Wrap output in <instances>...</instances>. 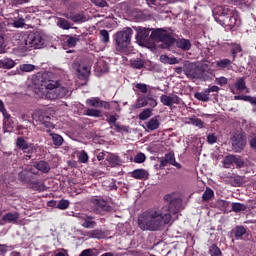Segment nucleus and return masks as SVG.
<instances>
[{
	"label": "nucleus",
	"instance_id": "nucleus-1",
	"mask_svg": "<svg viewBox=\"0 0 256 256\" xmlns=\"http://www.w3.org/2000/svg\"><path fill=\"white\" fill-rule=\"evenodd\" d=\"M164 200L169 203L162 208H150L138 217V227L142 231H160L165 225L171 223L172 215H177L181 211L183 199L181 194L172 193L164 196Z\"/></svg>",
	"mask_w": 256,
	"mask_h": 256
},
{
	"label": "nucleus",
	"instance_id": "nucleus-2",
	"mask_svg": "<svg viewBox=\"0 0 256 256\" xmlns=\"http://www.w3.org/2000/svg\"><path fill=\"white\" fill-rule=\"evenodd\" d=\"M37 97L40 99H63L69 95V89L59 85L58 81L48 80L45 84H42L40 88L35 90Z\"/></svg>",
	"mask_w": 256,
	"mask_h": 256
},
{
	"label": "nucleus",
	"instance_id": "nucleus-3",
	"mask_svg": "<svg viewBox=\"0 0 256 256\" xmlns=\"http://www.w3.org/2000/svg\"><path fill=\"white\" fill-rule=\"evenodd\" d=\"M214 19L222 25V27H230L235 29L241 25V19L237 10L229 8V6H218L214 10Z\"/></svg>",
	"mask_w": 256,
	"mask_h": 256
},
{
	"label": "nucleus",
	"instance_id": "nucleus-4",
	"mask_svg": "<svg viewBox=\"0 0 256 256\" xmlns=\"http://www.w3.org/2000/svg\"><path fill=\"white\" fill-rule=\"evenodd\" d=\"M209 66L207 64H199L197 62L185 61L183 64V73L188 79H198L200 81H209Z\"/></svg>",
	"mask_w": 256,
	"mask_h": 256
},
{
	"label": "nucleus",
	"instance_id": "nucleus-5",
	"mask_svg": "<svg viewBox=\"0 0 256 256\" xmlns=\"http://www.w3.org/2000/svg\"><path fill=\"white\" fill-rule=\"evenodd\" d=\"M16 39L20 41V45L26 49H42L45 46V34L41 32H32L30 34H16Z\"/></svg>",
	"mask_w": 256,
	"mask_h": 256
},
{
	"label": "nucleus",
	"instance_id": "nucleus-6",
	"mask_svg": "<svg viewBox=\"0 0 256 256\" xmlns=\"http://www.w3.org/2000/svg\"><path fill=\"white\" fill-rule=\"evenodd\" d=\"M131 37H133V29L130 27H126L122 31L114 34L116 49L121 53H127V49L131 44Z\"/></svg>",
	"mask_w": 256,
	"mask_h": 256
},
{
	"label": "nucleus",
	"instance_id": "nucleus-7",
	"mask_svg": "<svg viewBox=\"0 0 256 256\" xmlns=\"http://www.w3.org/2000/svg\"><path fill=\"white\" fill-rule=\"evenodd\" d=\"M151 39H153V41H160L163 49H169V47L174 43L173 37L161 28L152 31Z\"/></svg>",
	"mask_w": 256,
	"mask_h": 256
},
{
	"label": "nucleus",
	"instance_id": "nucleus-8",
	"mask_svg": "<svg viewBox=\"0 0 256 256\" xmlns=\"http://www.w3.org/2000/svg\"><path fill=\"white\" fill-rule=\"evenodd\" d=\"M160 103L164 105V107H170V109L175 108V105H183V99L174 93L162 94L160 96Z\"/></svg>",
	"mask_w": 256,
	"mask_h": 256
},
{
	"label": "nucleus",
	"instance_id": "nucleus-9",
	"mask_svg": "<svg viewBox=\"0 0 256 256\" xmlns=\"http://www.w3.org/2000/svg\"><path fill=\"white\" fill-rule=\"evenodd\" d=\"M232 146L236 153H241L247 145V136L243 132H236L232 137Z\"/></svg>",
	"mask_w": 256,
	"mask_h": 256
},
{
	"label": "nucleus",
	"instance_id": "nucleus-10",
	"mask_svg": "<svg viewBox=\"0 0 256 256\" xmlns=\"http://www.w3.org/2000/svg\"><path fill=\"white\" fill-rule=\"evenodd\" d=\"M91 203H92L95 211H97V213H101V211L109 212L112 210L111 206L109 205V202L105 201L104 199L92 198Z\"/></svg>",
	"mask_w": 256,
	"mask_h": 256
},
{
	"label": "nucleus",
	"instance_id": "nucleus-11",
	"mask_svg": "<svg viewBox=\"0 0 256 256\" xmlns=\"http://www.w3.org/2000/svg\"><path fill=\"white\" fill-rule=\"evenodd\" d=\"M32 119L34 121H39L46 127V131H51V129H55V125L49 121H45V117L43 116V112L41 110H35L32 114Z\"/></svg>",
	"mask_w": 256,
	"mask_h": 256
},
{
	"label": "nucleus",
	"instance_id": "nucleus-12",
	"mask_svg": "<svg viewBox=\"0 0 256 256\" xmlns=\"http://www.w3.org/2000/svg\"><path fill=\"white\" fill-rule=\"evenodd\" d=\"M136 31V40L139 41V43H145V41H147V37H149V33H151V29L143 27H138Z\"/></svg>",
	"mask_w": 256,
	"mask_h": 256
},
{
	"label": "nucleus",
	"instance_id": "nucleus-13",
	"mask_svg": "<svg viewBox=\"0 0 256 256\" xmlns=\"http://www.w3.org/2000/svg\"><path fill=\"white\" fill-rule=\"evenodd\" d=\"M131 177L140 181L147 180L149 179V172L145 169H135L131 172Z\"/></svg>",
	"mask_w": 256,
	"mask_h": 256
},
{
	"label": "nucleus",
	"instance_id": "nucleus-14",
	"mask_svg": "<svg viewBox=\"0 0 256 256\" xmlns=\"http://www.w3.org/2000/svg\"><path fill=\"white\" fill-rule=\"evenodd\" d=\"M19 219V213H6L0 220V225H5V223H17Z\"/></svg>",
	"mask_w": 256,
	"mask_h": 256
},
{
	"label": "nucleus",
	"instance_id": "nucleus-15",
	"mask_svg": "<svg viewBox=\"0 0 256 256\" xmlns=\"http://www.w3.org/2000/svg\"><path fill=\"white\" fill-rule=\"evenodd\" d=\"M76 71L79 79H85L86 77H89V73H91V67L88 65L80 64Z\"/></svg>",
	"mask_w": 256,
	"mask_h": 256
},
{
	"label": "nucleus",
	"instance_id": "nucleus-16",
	"mask_svg": "<svg viewBox=\"0 0 256 256\" xmlns=\"http://www.w3.org/2000/svg\"><path fill=\"white\" fill-rule=\"evenodd\" d=\"M94 219V216L86 214V218L82 220V227H84V229H95L97 222Z\"/></svg>",
	"mask_w": 256,
	"mask_h": 256
},
{
	"label": "nucleus",
	"instance_id": "nucleus-17",
	"mask_svg": "<svg viewBox=\"0 0 256 256\" xmlns=\"http://www.w3.org/2000/svg\"><path fill=\"white\" fill-rule=\"evenodd\" d=\"M85 237L89 239H105V233L101 229H94L86 232Z\"/></svg>",
	"mask_w": 256,
	"mask_h": 256
},
{
	"label": "nucleus",
	"instance_id": "nucleus-18",
	"mask_svg": "<svg viewBox=\"0 0 256 256\" xmlns=\"http://www.w3.org/2000/svg\"><path fill=\"white\" fill-rule=\"evenodd\" d=\"M46 132L48 133L49 137H51L52 143L55 145V147H61V145H63V136L53 133L51 130H46Z\"/></svg>",
	"mask_w": 256,
	"mask_h": 256
},
{
	"label": "nucleus",
	"instance_id": "nucleus-19",
	"mask_svg": "<svg viewBox=\"0 0 256 256\" xmlns=\"http://www.w3.org/2000/svg\"><path fill=\"white\" fill-rule=\"evenodd\" d=\"M176 47L182 51H189L191 49V41L185 38H179L176 40Z\"/></svg>",
	"mask_w": 256,
	"mask_h": 256
},
{
	"label": "nucleus",
	"instance_id": "nucleus-20",
	"mask_svg": "<svg viewBox=\"0 0 256 256\" xmlns=\"http://www.w3.org/2000/svg\"><path fill=\"white\" fill-rule=\"evenodd\" d=\"M160 125L159 116H155L146 123V129H148V131H156V129H159Z\"/></svg>",
	"mask_w": 256,
	"mask_h": 256
},
{
	"label": "nucleus",
	"instance_id": "nucleus-21",
	"mask_svg": "<svg viewBox=\"0 0 256 256\" xmlns=\"http://www.w3.org/2000/svg\"><path fill=\"white\" fill-rule=\"evenodd\" d=\"M16 145L24 153H30V151H31V147L29 146V143H27V141H25V138H23V137H18L17 138Z\"/></svg>",
	"mask_w": 256,
	"mask_h": 256
},
{
	"label": "nucleus",
	"instance_id": "nucleus-22",
	"mask_svg": "<svg viewBox=\"0 0 256 256\" xmlns=\"http://www.w3.org/2000/svg\"><path fill=\"white\" fill-rule=\"evenodd\" d=\"M17 63L11 58L0 59V69H13Z\"/></svg>",
	"mask_w": 256,
	"mask_h": 256
},
{
	"label": "nucleus",
	"instance_id": "nucleus-23",
	"mask_svg": "<svg viewBox=\"0 0 256 256\" xmlns=\"http://www.w3.org/2000/svg\"><path fill=\"white\" fill-rule=\"evenodd\" d=\"M164 159L168 162L169 165H173L177 169H181V164L175 161V153L169 152L165 154Z\"/></svg>",
	"mask_w": 256,
	"mask_h": 256
},
{
	"label": "nucleus",
	"instance_id": "nucleus-24",
	"mask_svg": "<svg viewBox=\"0 0 256 256\" xmlns=\"http://www.w3.org/2000/svg\"><path fill=\"white\" fill-rule=\"evenodd\" d=\"M133 91L136 95H139V92L145 94L148 93L149 86L145 83H137L134 85Z\"/></svg>",
	"mask_w": 256,
	"mask_h": 256
},
{
	"label": "nucleus",
	"instance_id": "nucleus-25",
	"mask_svg": "<svg viewBox=\"0 0 256 256\" xmlns=\"http://www.w3.org/2000/svg\"><path fill=\"white\" fill-rule=\"evenodd\" d=\"M86 105H88V107H95L96 109L99 107H103V102L97 98H90L86 100Z\"/></svg>",
	"mask_w": 256,
	"mask_h": 256
},
{
	"label": "nucleus",
	"instance_id": "nucleus-26",
	"mask_svg": "<svg viewBox=\"0 0 256 256\" xmlns=\"http://www.w3.org/2000/svg\"><path fill=\"white\" fill-rule=\"evenodd\" d=\"M35 167L38 171H41L42 173H49V171H51V166H49V163L45 161L38 162Z\"/></svg>",
	"mask_w": 256,
	"mask_h": 256
},
{
	"label": "nucleus",
	"instance_id": "nucleus-27",
	"mask_svg": "<svg viewBox=\"0 0 256 256\" xmlns=\"http://www.w3.org/2000/svg\"><path fill=\"white\" fill-rule=\"evenodd\" d=\"M70 18L73 23H85L87 21L84 13H72V17Z\"/></svg>",
	"mask_w": 256,
	"mask_h": 256
},
{
	"label": "nucleus",
	"instance_id": "nucleus-28",
	"mask_svg": "<svg viewBox=\"0 0 256 256\" xmlns=\"http://www.w3.org/2000/svg\"><path fill=\"white\" fill-rule=\"evenodd\" d=\"M195 99L198 101H202L203 103H207L210 101L209 94L207 93V90H204V92H196L194 94Z\"/></svg>",
	"mask_w": 256,
	"mask_h": 256
},
{
	"label": "nucleus",
	"instance_id": "nucleus-29",
	"mask_svg": "<svg viewBox=\"0 0 256 256\" xmlns=\"http://www.w3.org/2000/svg\"><path fill=\"white\" fill-rule=\"evenodd\" d=\"M213 65L218 69H227V67L231 65V60L229 59L217 60L216 62L213 63Z\"/></svg>",
	"mask_w": 256,
	"mask_h": 256
},
{
	"label": "nucleus",
	"instance_id": "nucleus-30",
	"mask_svg": "<svg viewBox=\"0 0 256 256\" xmlns=\"http://www.w3.org/2000/svg\"><path fill=\"white\" fill-rule=\"evenodd\" d=\"M30 187L34 191H39V192L47 190V187L45 186V184L43 182L32 181L30 183Z\"/></svg>",
	"mask_w": 256,
	"mask_h": 256
},
{
	"label": "nucleus",
	"instance_id": "nucleus-31",
	"mask_svg": "<svg viewBox=\"0 0 256 256\" xmlns=\"http://www.w3.org/2000/svg\"><path fill=\"white\" fill-rule=\"evenodd\" d=\"M57 26L60 29H64V30L71 29V23L65 18H57Z\"/></svg>",
	"mask_w": 256,
	"mask_h": 256
},
{
	"label": "nucleus",
	"instance_id": "nucleus-32",
	"mask_svg": "<svg viewBox=\"0 0 256 256\" xmlns=\"http://www.w3.org/2000/svg\"><path fill=\"white\" fill-rule=\"evenodd\" d=\"M135 109H141L143 107H147V97L139 96L134 104Z\"/></svg>",
	"mask_w": 256,
	"mask_h": 256
},
{
	"label": "nucleus",
	"instance_id": "nucleus-33",
	"mask_svg": "<svg viewBox=\"0 0 256 256\" xmlns=\"http://www.w3.org/2000/svg\"><path fill=\"white\" fill-rule=\"evenodd\" d=\"M151 115H153V110H151V108H146L139 114L138 117L140 121H147Z\"/></svg>",
	"mask_w": 256,
	"mask_h": 256
},
{
	"label": "nucleus",
	"instance_id": "nucleus-34",
	"mask_svg": "<svg viewBox=\"0 0 256 256\" xmlns=\"http://www.w3.org/2000/svg\"><path fill=\"white\" fill-rule=\"evenodd\" d=\"M245 233H247V229H245L243 226H236L234 229V237L236 239H241Z\"/></svg>",
	"mask_w": 256,
	"mask_h": 256
},
{
	"label": "nucleus",
	"instance_id": "nucleus-35",
	"mask_svg": "<svg viewBox=\"0 0 256 256\" xmlns=\"http://www.w3.org/2000/svg\"><path fill=\"white\" fill-rule=\"evenodd\" d=\"M215 195V192H213V189L211 188H206L205 192L202 195V200L203 201H211Z\"/></svg>",
	"mask_w": 256,
	"mask_h": 256
},
{
	"label": "nucleus",
	"instance_id": "nucleus-36",
	"mask_svg": "<svg viewBox=\"0 0 256 256\" xmlns=\"http://www.w3.org/2000/svg\"><path fill=\"white\" fill-rule=\"evenodd\" d=\"M130 65L133 67V69H143L145 62L143 59L137 58L135 60H131Z\"/></svg>",
	"mask_w": 256,
	"mask_h": 256
},
{
	"label": "nucleus",
	"instance_id": "nucleus-37",
	"mask_svg": "<svg viewBox=\"0 0 256 256\" xmlns=\"http://www.w3.org/2000/svg\"><path fill=\"white\" fill-rule=\"evenodd\" d=\"M78 41H81V36H70L66 40V44L68 47H75Z\"/></svg>",
	"mask_w": 256,
	"mask_h": 256
},
{
	"label": "nucleus",
	"instance_id": "nucleus-38",
	"mask_svg": "<svg viewBox=\"0 0 256 256\" xmlns=\"http://www.w3.org/2000/svg\"><path fill=\"white\" fill-rule=\"evenodd\" d=\"M99 252L95 248H88L83 250L79 256H98Z\"/></svg>",
	"mask_w": 256,
	"mask_h": 256
},
{
	"label": "nucleus",
	"instance_id": "nucleus-39",
	"mask_svg": "<svg viewBox=\"0 0 256 256\" xmlns=\"http://www.w3.org/2000/svg\"><path fill=\"white\" fill-rule=\"evenodd\" d=\"M235 155H227L225 156L224 160H223V165L226 168H229V165H234L235 163Z\"/></svg>",
	"mask_w": 256,
	"mask_h": 256
},
{
	"label": "nucleus",
	"instance_id": "nucleus-40",
	"mask_svg": "<svg viewBox=\"0 0 256 256\" xmlns=\"http://www.w3.org/2000/svg\"><path fill=\"white\" fill-rule=\"evenodd\" d=\"M85 115H87V117H101V111L93 108H88L85 111Z\"/></svg>",
	"mask_w": 256,
	"mask_h": 256
},
{
	"label": "nucleus",
	"instance_id": "nucleus-41",
	"mask_svg": "<svg viewBox=\"0 0 256 256\" xmlns=\"http://www.w3.org/2000/svg\"><path fill=\"white\" fill-rule=\"evenodd\" d=\"M235 88L237 89V91H245V89L247 88V86L245 84V79L244 78H239L235 82Z\"/></svg>",
	"mask_w": 256,
	"mask_h": 256
},
{
	"label": "nucleus",
	"instance_id": "nucleus-42",
	"mask_svg": "<svg viewBox=\"0 0 256 256\" xmlns=\"http://www.w3.org/2000/svg\"><path fill=\"white\" fill-rule=\"evenodd\" d=\"M106 161H108L110 165H117L119 163V157L108 153L106 156Z\"/></svg>",
	"mask_w": 256,
	"mask_h": 256
},
{
	"label": "nucleus",
	"instance_id": "nucleus-43",
	"mask_svg": "<svg viewBox=\"0 0 256 256\" xmlns=\"http://www.w3.org/2000/svg\"><path fill=\"white\" fill-rule=\"evenodd\" d=\"M247 209V206L242 203H232V211H235V213H239L241 211H245Z\"/></svg>",
	"mask_w": 256,
	"mask_h": 256
},
{
	"label": "nucleus",
	"instance_id": "nucleus-44",
	"mask_svg": "<svg viewBox=\"0 0 256 256\" xmlns=\"http://www.w3.org/2000/svg\"><path fill=\"white\" fill-rule=\"evenodd\" d=\"M20 71H23V73H31V71H35V65L22 64V65H20Z\"/></svg>",
	"mask_w": 256,
	"mask_h": 256
},
{
	"label": "nucleus",
	"instance_id": "nucleus-45",
	"mask_svg": "<svg viewBox=\"0 0 256 256\" xmlns=\"http://www.w3.org/2000/svg\"><path fill=\"white\" fill-rule=\"evenodd\" d=\"M100 41L105 44L109 43V31L105 29L100 31Z\"/></svg>",
	"mask_w": 256,
	"mask_h": 256
},
{
	"label": "nucleus",
	"instance_id": "nucleus-46",
	"mask_svg": "<svg viewBox=\"0 0 256 256\" xmlns=\"http://www.w3.org/2000/svg\"><path fill=\"white\" fill-rule=\"evenodd\" d=\"M79 163H88L89 155L86 153L85 150H82L78 155Z\"/></svg>",
	"mask_w": 256,
	"mask_h": 256
},
{
	"label": "nucleus",
	"instance_id": "nucleus-47",
	"mask_svg": "<svg viewBox=\"0 0 256 256\" xmlns=\"http://www.w3.org/2000/svg\"><path fill=\"white\" fill-rule=\"evenodd\" d=\"M209 253L211 256H220L221 249H219L217 245L213 244L212 246H210Z\"/></svg>",
	"mask_w": 256,
	"mask_h": 256
},
{
	"label": "nucleus",
	"instance_id": "nucleus-48",
	"mask_svg": "<svg viewBox=\"0 0 256 256\" xmlns=\"http://www.w3.org/2000/svg\"><path fill=\"white\" fill-rule=\"evenodd\" d=\"M114 127V130H116L117 133H128L129 132V129L127 128V126H121L119 124H114L113 125Z\"/></svg>",
	"mask_w": 256,
	"mask_h": 256
},
{
	"label": "nucleus",
	"instance_id": "nucleus-49",
	"mask_svg": "<svg viewBox=\"0 0 256 256\" xmlns=\"http://www.w3.org/2000/svg\"><path fill=\"white\" fill-rule=\"evenodd\" d=\"M57 208L61 210L69 209V200H60L57 204Z\"/></svg>",
	"mask_w": 256,
	"mask_h": 256
},
{
	"label": "nucleus",
	"instance_id": "nucleus-50",
	"mask_svg": "<svg viewBox=\"0 0 256 256\" xmlns=\"http://www.w3.org/2000/svg\"><path fill=\"white\" fill-rule=\"evenodd\" d=\"M244 101H246L247 103H251L254 108H253V112L255 113L256 112V96L253 97V96H246L244 97Z\"/></svg>",
	"mask_w": 256,
	"mask_h": 256
},
{
	"label": "nucleus",
	"instance_id": "nucleus-51",
	"mask_svg": "<svg viewBox=\"0 0 256 256\" xmlns=\"http://www.w3.org/2000/svg\"><path fill=\"white\" fill-rule=\"evenodd\" d=\"M12 25L16 28V29H20L21 27H25V19H23V17H20L18 20L14 21L12 23Z\"/></svg>",
	"mask_w": 256,
	"mask_h": 256
},
{
	"label": "nucleus",
	"instance_id": "nucleus-52",
	"mask_svg": "<svg viewBox=\"0 0 256 256\" xmlns=\"http://www.w3.org/2000/svg\"><path fill=\"white\" fill-rule=\"evenodd\" d=\"M145 159H147V157L140 152L134 157V163H145Z\"/></svg>",
	"mask_w": 256,
	"mask_h": 256
},
{
	"label": "nucleus",
	"instance_id": "nucleus-53",
	"mask_svg": "<svg viewBox=\"0 0 256 256\" xmlns=\"http://www.w3.org/2000/svg\"><path fill=\"white\" fill-rule=\"evenodd\" d=\"M105 116L107 117L106 121H107L108 125L114 126L117 124V117L115 115L106 114Z\"/></svg>",
	"mask_w": 256,
	"mask_h": 256
},
{
	"label": "nucleus",
	"instance_id": "nucleus-54",
	"mask_svg": "<svg viewBox=\"0 0 256 256\" xmlns=\"http://www.w3.org/2000/svg\"><path fill=\"white\" fill-rule=\"evenodd\" d=\"M231 53L233 55V59H235L237 57V53H241V45L235 44L231 49Z\"/></svg>",
	"mask_w": 256,
	"mask_h": 256
},
{
	"label": "nucleus",
	"instance_id": "nucleus-55",
	"mask_svg": "<svg viewBox=\"0 0 256 256\" xmlns=\"http://www.w3.org/2000/svg\"><path fill=\"white\" fill-rule=\"evenodd\" d=\"M192 125H195V127H199L200 129H203V121L199 118H191L190 119Z\"/></svg>",
	"mask_w": 256,
	"mask_h": 256
},
{
	"label": "nucleus",
	"instance_id": "nucleus-56",
	"mask_svg": "<svg viewBox=\"0 0 256 256\" xmlns=\"http://www.w3.org/2000/svg\"><path fill=\"white\" fill-rule=\"evenodd\" d=\"M207 143H209V145H213L217 143V136L214 133L208 134Z\"/></svg>",
	"mask_w": 256,
	"mask_h": 256
},
{
	"label": "nucleus",
	"instance_id": "nucleus-57",
	"mask_svg": "<svg viewBox=\"0 0 256 256\" xmlns=\"http://www.w3.org/2000/svg\"><path fill=\"white\" fill-rule=\"evenodd\" d=\"M9 2L13 7H17V5H25V3H29V0H9Z\"/></svg>",
	"mask_w": 256,
	"mask_h": 256
},
{
	"label": "nucleus",
	"instance_id": "nucleus-58",
	"mask_svg": "<svg viewBox=\"0 0 256 256\" xmlns=\"http://www.w3.org/2000/svg\"><path fill=\"white\" fill-rule=\"evenodd\" d=\"M234 165H236V167L241 169V167H245V162L240 157L235 156Z\"/></svg>",
	"mask_w": 256,
	"mask_h": 256
},
{
	"label": "nucleus",
	"instance_id": "nucleus-59",
	"mask_svg": "<svg viewBox=\"0 0 256 256\" xmlns=\"http://www.w3.org/2000/svg\"><path fill=\"white\" fill-rule=\"evenodd\" d=\"M0 112H2V115L4 117V123H9V121L11 120V115L7 112V109H3V110H0Z\"/></svg>",
	"mask_w": 256,
	"mask_h": 256
},
{
	"label": "nucleus",
	"instance_id": "nucleus-60",
	"mask_svg": "<svg viewBox=\"0 0 256 256\" xmlns=\"http://www.w3.org/2000/svg\"><path fill=\"white\" fill-rule=\"evenodd\" d=\"M97 7H107V1L105 0H91Z\"/></svg>",
	"mask_w": 256,
	"mask_h": 256
},
{
	"label": "nucleus",
	"instance_id": "nucleus-61",
	"mask_svg": "<svg viewBox=\"0 0 256 256\" xmlns=\"http://www.w3.org/2000/svg\"><path fill=\"white\" fill-rule=\"evenodd\" d=\"M147 105L150 107H157V100H155L153 97H147Z\"/></svg>",
	"mask_w": 256,
	"mask_h": 256
},
{
	"label": "nucleus",
	"instance_id": "nucleus-62",
	"mask_svg": "<svg viewBox=\"0 0 256 256\" xmlns=\"http://www.w3.org/2000/svg\"><path fill=\"white\" fill-rule=\"evenodd\" d=\"M216 83L217 85H220L221 87H223V85H227V78L225 77L216 78Z\"/></svg>",
	"mask_w": 256,
	"mask_h": 256
},
{
	"label": "nucleus",
	"instance_id": "nucleus-63",
	"mask_svg": "<svg viewBox=\"0 0 256 256\" xmlns=\"http://www.w3.org/2000/svg\"><path fill=\"white\" fill-rule=\"evenodd\" d=\"M205 90L208 95L211 93H219V87L215 85Z\"/></svg>",
	"mask_w": 256,
	"mask_h": 256
},
{
	"label": "nucleus",
	"instance_id": "nucleus-64",
	"mask_svg": "<svg viewBox=\"0 0 256 256\" xmlns=\"http://www.w3.org/2000/svg\"><path fill=\"white\" fill-rule=\"evenodd\" d=\"M87 214L86 213H74L73 217H76V219H79V221H83L86 219Z\"/></svg>",
	"mask_w": 256,
	"mask_h": 256
}]
</instances>
